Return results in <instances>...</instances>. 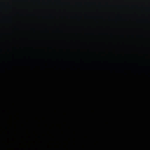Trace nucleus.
I'll list each match as a JSON object with an SVG mask.
<instances>
[{"label": "nucleus", "instance_id": "f257e3e1", "mask_svg": "<svg viewBox=\"0 0 150 150\" xmlns=\"http://www.w3.org/2000/svg\"><path fill=\"white\" fill-rule=\"evenodd\" d=\"M147 105L148 106H150V100L148 99L147 101Z\"/></svg>", "mask_w": 150, "mask_h": 150}, {"label": "nucleus", "instance_id": "f03ea898", "mask_svg": "<svg viewBox=\"0 0 150 150\" xmlns=\"http://www.w3.org/2000/svg\"><path fill=\"white\" fill-rule=\"evenodd\" d=\"M133 103V101L132 100L129 103V105H132V103Z\"/></svg>", "mask_w": 150, "mask_h": 150}]
</instances>
